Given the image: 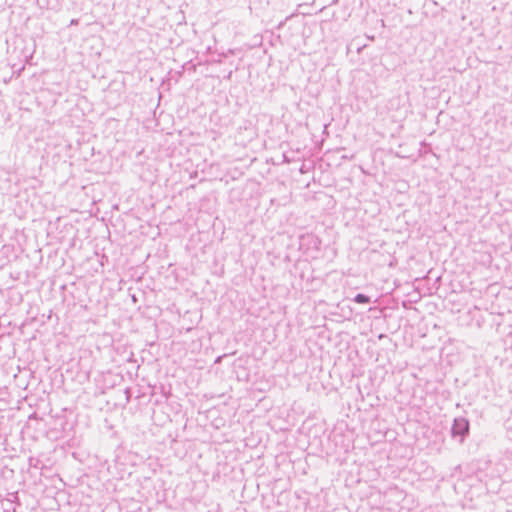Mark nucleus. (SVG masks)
<instances>
[{"label":"nucleus","mask_w":512,"mask_h":512,"mask_svg":"<svg viewBox=\"0 0 512 512\" xmlns=\"http://www.w3.org/2000/svg\"><path fill=\"white\" fill-rule=\"evenodd\" d=\"M354 302L356 303H359V304H366V303H369L370 302V298L364 294H357L355 297H354Z\"/></svg>","instance_id":"2"},{"label":"nucleus","mask_w":512,"mask_h":512,"mask_svg":"<svg viewBox=\"0 0 512 512\" xmlns=\"http://www.w3.org/2000/svg\"><path fill=\"white\" fill-rule=\"evenodd\" d=\"M469 432V422L464 417H458L454 419V423L451 428V433L453 437H460V441L462 442L464 437Z\"/></svg>","instance_id":"1"}]
</instances>
